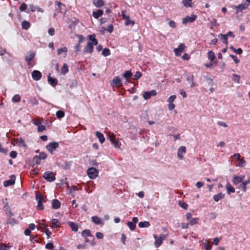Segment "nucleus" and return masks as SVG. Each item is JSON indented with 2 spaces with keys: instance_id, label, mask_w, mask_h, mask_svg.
I'll use <instances>...</instances> for the list:
<instances>
[{
  "instance_id": "1",
  "label": "nucleus",
  "mask_w": 250,
  "mask_h": 250,
  "mask_svg": "<svg viewBox=\"0 0 250 250\" xmlns=\"http://www.w3.org/2000/svg\"><path fill=\"white\" fill-rule=\"evenodd\" d=\"M87 38L89 41H88L86 46L83 49V53L91 54L93 52L94 46H96L98 44V41L96 39L95 34L88 35Z\"/></svg>"
},
{
  "instance_id": "2",
  "label": "nucleus",
  "mask_w": 250,
  "mask_h": 250,
  "mask_svg": "<svg viewBox=\"0 0 250 250\" xmlns=\"http://www.w3.org/2000/svg\"><path fill=\"white\" fill-rule=\"evenodd\" d=\"M36 199L38 201L37 208L38 209L42 210L44 209L42 203L45 202L44 197L40 192H37L36 194Z\"/></svg>"
},
{
  "instance_id": "3",
  "label": "nucleus",
  "mask_w": 250,
  "mask_h": 250,
  "mask_svg": "<svg viewBox=\"0 0 250 250\" xmlns=\"http://www.w3.org/2000/svg\"><path fill=\"white\" fill-rule=\"evenodd\" d=\"M153 237L155 239L154 245L156 248L159 247L163 241L167 238V235L161 234L159 237L156 234H153Z\"/></svg>"
},
{
  "instance_id": "4",
  "label": "nucleus",
  "mask_w": 250,
  "mask_h": 250,
  "mask_svg": "<svg viewBox=\"0 0 250 250\" xmlns=\"http://www.w3.org/2000/svg\"><path fill=\"white\" fill-rule=\"evenodd\" d=\"M59 147V143L56 142L50 143L46 146V149L51 154H53L54 151Z\"/></svg>"
},
{
  "instance_id": "5",
  "label": "nucleus",
  "mask_w": 250,
  "mask_h": 250,
  "mask_svg": "<svg viewBox=\"0 0 250 250\" xmlns=\"http://www.w3.org/2000/svg\"><path fill=\"white\" fill-rule=\"evenodd\" d=\"M87 173L91 179H95L98 176V171L95 167H90L87 169Z\"/></svg>"
},
{
  "instance_id": "6",
  "label": "nucleus",
  "mask_w": 250,
  "mask_h": 250,
  "mask_svg": "<svg viewBox=\"0 0 250 250\" xmlns=\"http://www.w3.org/2000/svg\"><path fill=\"white\" fill-rule=\"evenodd\" d=\"M43 177L47 181L51 182L55 180L54 174L51 171H46L44 172Z\"/></svg>"
},
{
  "instance_id": "7",
  "label": "nucleus",
  "mask_w": 250,
  "mask_h": 250,
  "mask_svg": "<svg viewBox=\"0 0 250 250\" xmlns=\"http://www.w3.org/2000/svg\"><path fill=\"white\" fill-rule=\"evenodd\" d=\"M197 19V16L192 14L190 16H187L183 19L182 23L186 24L188 22L191 23L194 22Z\"/></svg>"
},
{
  "instance_id": "8",
  "label": "nucleus",
  "mask_w": 250,
  "mask_h": 250,
  "mask_svg": "<svg viewBox=\"0 0 250 250\" xmlns=\"http://www.w3.org/2000/svg\"><path fill=\"white\" fill-rule=\"evenodd\" d=\"M55 5H57V7L56 8V13H63V11H65V5L60 1H57L55 3Z\"/></svg>"
},
{
  "instance_id": "9",
  "label": "nucleus",
  "mask_w": 250,
  "mask_h": 250,
  "mask_svg": "<svg viewBox=\"0 0 250 250\" xmlns=\"http://www.w3.org/2000/svg\"><path fill=\"white\" fill-rule=\"evenodd\" d=\"M185 45L183 43H181L178 45V48L174 49V52L176 56H179L181 55V53L184 51Z\"/></svg>"
},
{
  "instance_id": "10",
  "label": "nucleus",
  "mask_w": 250,
  "mask_h": 250,
  "mask_svg": "<svg viewBox=\"0 0 250 250\" xmlns=\"http://www.w3.org/2000/svg\"><path fill=\"white\" fill-rule=\"evenodd\" d=\"M16 177L14 175H12L10 177V179L5 181L3 182V186L5 187L13 185L15 184Z\"/></svg>"
},
{
  "instance_id": "11",
  "label": "nucleus",
  "mask_w": 250,
  "mask_h": 250,
  "mask_svg": "<svg viewBox=\"0 0 250 250\" xmlns=\"http://www.w3.org/2000/svg\"><path fill=\"white\" fill-rule=\"evenodd\" d=\"M249 4H247V3H241L238 6H236V14H238L239 12H242L243 10L247 8Z\"/></svg>"
},
{
  "instance_id": "12",
  "label": "nucleus",
  "mask_w": 250,
  "mask_h": 250,
  "mask_svg": "<svg viewBox=\"0 0 250 250\" xmlns=\"http://www.w3.org/2000/svg\"><path fill=\"white\" fill-rule=\"evenodd\" d=\"M42 76L41 72L38 70H34L32 72V77L35 81H39Z\"/></svg>"
},
{
  "instance_id": "13",
  "label": "nucleus",
  "mask_w": 250,
  "mask_h": 250,
  "mask_svg": "<svg viewBox=\"0 0 250 250\" xmlns=\"http://www.w3.org/2000/svg\"><path fill=\"white\" fill-rule=\"evenodd\" d=\"M186 152V147L185 146H180L178 150V152H177L178 157L180 160L183 159L184 157L183 156V154L184 153H185Z\"/></svg>"
},
{
  "instance_id": "14",
  "label": "nucleus",
  "mask_w": 250,
  "mask_h": 250,
  "mask_svg": "<svg viewBox=\"0 0 250 250\" xmlns=\"http://www.w3.org/2000/svg\"><path fill=\"white\" fill-rule=\"evenodd\" d=\"M244 178V176H238L234 175L233 177L232 182L234 185H238L241 183Z\"/></svg>"
},
{
  "instance_id": "15",
  "label": "nucleus",
  "mask_w": 250,
  "mask_h": 250,
  "mask_svg": "<svg viewBox=\"0 0 250 250\" xmlns=\"http://www.w3.org/2000/svg\"><path fill=\"white\" fill-rule=\"evenodd\" d=\"M51 228L52 229L58 228L60 227L61 223L57 219H53L50 221Z\"/></svg>"
},
{
  "instance_id": "16",
  "label": "nucleus",
  "mask_w": 250,
  "mask_h": 250,
  "mask_svg": "<svg viewBox=\"0 0 250 250\" xmlns=\"http://www.w3.org/2000/svg\"><path fill=\"white\" fill-rule=\"evenodd\" d=\"M112 83L114 84L117 87H120L122 85L121 80L118 77H116L112 81Z\"/></svg>"
},
{
  "instance_id": "17",
  "label": "nucleus",
  "mask_w": 250,
  "mask_h": 250,
  "mask_svg": "<svg viewBox=\"0 0 250 250\" xmlns=\"http://www.w3.org/2000/svg\"><path fill=\"white\" fill-rule=\"evenodd\" d=\"M35 56V53L32 52H27L26 55L25 57V61H32Z\"/></svg>"
},
{
  "instance_id": "18",
  "label": "nucleus",
  "mask_w": 250,
  "mask_h": 250,
  "mask_svg": "<svg viewBox=\"0 0 250 250\" xmlns=\"http://www.w3.org/2000/svg\"><path fill=\"white\" fill-rule=\"evenodd\" d=\"M103 13L104 12L102 10L98 9L95 11H93L92 15L95 19H98L103 15Z\"/></svg>"
},
{
  "instance_id": "19",
  "label": "nucleus",
  "mask_w": 250,
  "mask_h": 250,
  "mask_svg": "<svg viewBox=\"0 0 250 250\" xmlns=\"http://www.w3.org/2000/svg\"><path fill=\"white\" fill-rule=\"evenodd\" d=\"M93 3L97 8H101L104 4L103 0H93Z\"/></svg>"
},
{
  "instance_id": "20",
  "label": "nucleus",
  "mask_w": 250,
  "mask_h": 250,
  "mask_svg": "<svg viewBox=\"0 0 250 250\" xmlns=\"http://www.w3.org/2000/svg\"><path fill=\"white\" fill-rule=\"evenodd\" d=\"M47 79L49 83L52 86H55L58 84V80L56 79L53 78L50 76H48Z\"/></svg>"
},
{
  "instance_id": "21",
  "label": "nucleus",
  "mask_w": 250,
  "mask_h": 250,
  "mask_svg": "<svg viewBox=\"0 0 250 250\" xmlns=\"http://www.w3.org/2000/svg\"><path fill=\"white\" fill-rule=\"evenodd\" d=\"M52 208L57 209L60 208L61 203L58 199H54L52 201Z\"/></svg>"
},
{
  "instance_id": "22",
  "label": "nucleus",
  "mask_w": 250,
  "mask_h": 250,
  "mask_svg": "<svg viewBox=\"0 0 250 250\" xmlns=\"http://www.w3.org/2000/svg\"><path fill=\"white\" fill-rule=\"evenodd\" d=\"M68 224L70 227L71 230L73 231H77L78 230V225L77 223H75L73 222H68Z\"/></svg>"
},
{
  "instance_id": "23",
  "label": "nucleus",
  "mask_w": 250,
  "mask_h": 250,
  "mask_svg": "<svg viewBox=\"0 0 250 250\" xmlns=\"http://www.w3.org/2000/svg\"><path fill=\"white\" fill-rule=\"evenodd\" d=\"M226 189H227V193L228 194H230L231 193L235 192L234 188L230 185V184L229 182H228L227 184L226 185Z\"/></svg>"
},
{
  "instance_id": "24",
  "label": "nucleus",
  "mask_w": 250,
  "mask_h": 250,
  "mask_svg": "<svg viewBox=\"0 0 250 250\" xmlns=\"http://www.w3.org/2000/svg\"><path fill=\"white\" fill-rule=\"evenodd\" d=\"M96 136L97 137V138L99 139V142L101 144H103L104 142L105 138H104V136L103 134L102 133L100 132L99 131H97L96 132Z\"/></svg>"
},
{
  "instance_id": "25",
  "label": "nucleus",
  "mask_w": 250,
  "mask_h": 250,
  "mask_svg": "<svg viewBox=\"0 0 250 250\" xmlns=\"http://www.w3.org/2000/svg\"><path fill=\"white\" fill-rule=\"evenodd\" d=\"M224 197L225 194L219 193L218 194L214 195L213 197V199L215 202H218L219 200L223 199Z\"/></svg>"
},
{
  "instance_id": "26",
  "label": "nucleus",
  "mask_w": 250,
  "mask_h": 250,
  "mask_svg": "<svg viewBox=\"0 0 250 250\" xmlns=\"http://www.w3.org/2000/svg\"><path fill=\"white\" fill-rule=\"evenodd\" d=\"M92 222L97 225L103 224L102 220L101 218H99L97 216H94L92 217Z\"/></svg>"
},
{
  "instance_id": "27",
  "label": "nucleus",
  "mask_w": 250,
  "mask_h": 250,
  "mask_svg": "<svg viewBox=\"0 0 250 250\" xmlns=\"http://www.w3.org/2000/svg\"><path fill=\"white\" fill-rule=\"evenodd\" d=\"M132 76V73L129 70L126 71L123 74V77L125 79L127 82H128V80H129Z\"/></svg>"
},
{
  "instance_id": "28",
  "label": "nucleus",
  "mask_w": 250,
  "mask_h": 250,
  "mask_svg": "<svg viewBox=\"0 0 250 250\" xmlns=\"http://www.w3.org/2000/svg\"><path fill=\"white\" fill-rule=\"evenodd\" d=\"M22 29L28 30L30 27V23L26 21H24L21 22Z\"/></svg>"
},
{
  "instance_id": "29",
  "label": "nucleus",
  "mask_w": 250,
  "mask_h": 250,
  "mask_svg": "<svg viewBox=\"0 0 250 250\" xmlns=\"http://www.w3.org/2000/svg\"><path fill=\"white\" fill-rule=\"evenodd\" d=\"M67 52V48L66 47H63L62 48H60L57 49V53L58 55H60L62 54V53L63 52L64 53V57H65L66 56V52Z\"/></svg>"
},
{
  "instance_id": "30",
  "label": "nucleus",
  "mask_w": 250,
  "mask_h": 250,
  "mask_svg": "<svg viewBox=\"0 0 250 250\" xmlns=\"http://www.w3.org/2000/svg\"><path fill=\"white\" fill-rule=\"evenodd\" d=\"M138 226L140 228H148L150 226V224L148 221L140 222Z\"/></svg>"
},
{
  "instance_id": "31",
  "label": "nucleus",
  "mask_w": 250,
  "mask_h": 250,
  "mask_svg": "<svg viewBox=\"0 0 250 250\" xmlns=\"http://www.w3.org/2000/svg\"><path fill=\"white\" fill-rule=\"evenodd\" d=\"M219 37H220V39L224 43H225L227 45L228 44V42L227 41L228 38L227 37V35H226V34H220L219 35Z\"/></svg>"
},
{
  "instance_id": "32",
  "label": "nucleus",
  "mask_w": 250,
  "mask_h": 250,
  "mask_svg": "<svg viewBox=\"0 0 250 250\" xmlns=\"http://www.w3.org/2000/svg\"><path fill=\"white\" fill-rule=\"evenodd\" d=\"M203 246L206 250H211L212 248V245L207 240L203 243Z\"/></svg>"
},
{
  "instance_id": "33",
  "label": "nucleus",
  "mask_w": 250,
  "mask_h": 250,
  "mask_svg": "<svg viewBox=\"0 0 250 250\" xmlns=\"http://www.w3.org/2000/svg\"><path fill=\"white\" fill-rule=\"evenodd\" d=\"M208 58L211 62H212L214 59L215 56L214 52L212 51H209L208 52Z\"/></svg>"
},
{
  "instance_id": "34",
  "label": "nucleus",
  "mask_w": 250,
  "mask_h": 250,
  "mask_svg": "<svg viewBox=\"0 0 250 250\" xmlns=\"http://www.w3.org/2000/svg\"><path fill=\"white\" fill-rule=\"evenodd\" d=\"M62 73L65 74L69 71L68 65L66 63H64L61 69Z\"/></svg>"
},
{
  "instance_id": "35",
  "label": "nucleus",
  "mask_w": 250,
  "mask_h": 250,
  "mask_svg": "<svg viewBox=\"0 0 250 250\" xmlns=\"http://www.w3.org/2000/svg\"><path fill=\"white\" fill-rule=\"evenodd\" d=\"M110 54H111L110 50H109V49H108L107 48H104L103 50L102 53V54L104 57H107V56L110 55Z\"/></svg>"
},
{
  "instance_id": "36",
  "label": "nucleus",
  "mask_w": 250,
  "mask_h": 250,
  "mask_svg": "<svg viewBox=\"0 0 250 250\" xmlns=\"http://www.w3.org/2000/svg\"><path fill=\"white\" fill-rule=\"evenodd\" d=\"M82 236L84 237H86V236H91V233L89 229H85L82 232Z\"/></svg>"
},
{
  "instance_id": "37",
  "label": "nucleus",
  "mask_w": 250,
  "mask_h": 250,
  "mask_svg": "<svg viewBox=\"0 0 250 250\" xmlns=\"http://www.w3.org/2000/svg\"><path fill=\"white\" fill-rule=\"evenodd\" d=\"M127 225L131 230H134L136 227V224L132 222H128L127 223Z\"/></svg>"
},
{
  "instance_id": "38",
  "label": "nucleus",
  "mask_w": 250,
  "mask_h": 250,
  "mask_svg": "<svg viewBox=\"0 0 250 250\" xmlns=\"http://www.w3.org/2000/svg\"><path fill=\"white\" fill-rule=\"evenodd\" d=\"M21 100V96L19 94L15 95L12 99L13 103H18Z\"/></svg>"
},
{
  "instance_id": "39",
  "label": "nucleus",
  "mask_w": 250,
  "mask_h": 250,
  "mask_svg": "<svg viewBox=\"0 0 250 250\" xmlns=\"http://www.w3.org/2000/svg\"><path fill=\"white\" fill-rule=\"evenodd\" d=\"M64 112L62 110H58L56 112V116L59 119H61L64 116Z\"/></svg>"
},
{
  "instance_id": "40",
  "label": "nucleus",
  "mask_w": 250,
  "mask_h": 250,
  "mask_svg": "<svg viewBox=\"0 0 250 250\" xmlns=\"http://www.w3.org/2000/svg\"><path fill=\"white\" fill-rule=\"evenodd\" d=\"M135 24V22L131 20L130 18H128L127 20H125V24L126 26L131 25L132 26L134 25Z\"/></svg>"
},
{
  "instance_id": "41",
  "label": "nucleus",
  "mask_w": 250,
  "mask_h": 250,
  "mask_svg": "<svg viewBox=\"0 0 250 250\" xmlns=\"http://www.w3.org/2000/svg\"><path fill=\"white\" fill-rule=\"evenodd\" d=\"M182 3L186 7H192V2L188 0H183Z\"/></svg>"
},
{
  "instance_id": "42",
  "label": "nucleus",
  "mask_w": 250,
  "mask_h": 250,
  "mask_svg": "<svg viewBox=\"0 0 250 250\" xmlns=\"http://www.w3.org/2000/svg\"><path fill=\"white\" fill-rule=\"evenodd\" d=\"M10 247L4 243H0V250H9Z\"/></svg>"
},
{
  "instance_id": "43",
  "label": "nucleus",
  "mask_w": 250,
  "mask_h": 250,
  "mask_svg": "<svg viewBox=\"0 0 250 250\" xmlns=\"http://www.w3.org/2000/svg\"><path fill=\"white\" fill-rule=\"evenodd\" d=\"M232 80L237 83H239L240 80V77L237 74H233L232 75Z\"/></svg>"
},
{
  "instance_id": "44",
  "label": "nucleus",
  "mask_w": 250,
  "mask_h": 250,
  "mask_svg": "<svg viewBox=\"0 0 250 250\" xmlns=\"http://www.w3.org/2000/svg\"><path fill=\"white\" fill-rule=\"evenodd\" d=\"M238 161H239V163L237 164L238 166L240 167H244L246 165V161L243 158H240Z\"/></svg>"
},
{
  "instance_id": "45",
  "label": "nucleus",
  "mask_w": 250,
  "mask_h": 250,
  "mask_svg": "<svg viewBox=\"0 0 250 250\" xmlns=\"http://www.w3.org/2000/svg\"><path fill=\"white\" fill-rule=\"evenodd\" d=\"M17 221L14 218H9L7 221V224H11V225H14V224H17Z\"/></svg>"
},
{
  "instance_id": "46",
  "label": "nucleus",
  "mask_w": 250,
  "mask_h": 250,
  "mask_svg": "<svg viewBox=\"0 0 250 250\" xmlns=\"http://www.w3.org/2000/svg\"><path fill=\"white\" fill-rule=\"evenodd\" d=\"M17 140L18 141L19 146H21L24 147L26 146V145L24 143V141L22 138H21L19 139H17Z\"/></svg>"
},
{
  "instance_id": "47",
  "label": "nucleus",
  "mask_w": 250,
  "mask_h": 250,
  "mask_svg": "<svg viewBox=\"0 0 250 250\" xmlns=\"http://www.w3.org/2000/svg\"><path fill=\"white\" fill-rule=\"evenodd\" d=\"M143 97L145 100H148L151 97L148 91H146L144 93Z\"/></svg>"
},
{
  "instance_id": "48",
  "label": "nucleus",
  "mask_w": 250,
  "mask_h": 250,
  "mask_svg": "<svg viewBox=\"0 0 250 250\" xmlns=\"http://www.w3.org/2000/svg\"><path fill=\"white\" fill-rule=\"evenodd\" d=\"M142 73L139 71H137L134 76V80H137L142 77Z\"/></svg>"
},
{
  "instance_id": "49",
  "label": "nucleus",
  "mask_w": 250,
  "mask_h": 250,
  "mask_svg": "<svg viewBox=\"0 0 250 250\" xmlns=\"http://www.w3.org/2000/svg\"><path fill=\"white\" fill-rule=\"evenodd\" d=\"M41 158L38 155H36L33 158V161L37 165H39L41 163Z\"/></svg>"
},
{
  "instance_id": "50",
  "label": "nucleus",
  "mask_w": 250,
  "mask_h": 250,
  "mask_svg": "<svg viewBox=\"0 0 250 250\" xmlns=\"http://www.w3.org/2000/svg\"><path fill=\"white\" fill-rule=\"evenodd\" d=\"M198 220H199V219L198 218H192L190 220V221L189 222V224L191 226H193V225H194L195 224H197L198 223Z\"/></svg>"
},
{
  "instance_id": "51",
  "label": "nucleus",
  "mask_w": 250,
  "mask_h": 250,
  "mask_svg": "<svg viewBox=\"0 0 250 250\" xmlns=\"http://www.w3.org/2000/svg\"><path fill=\"white\" fill-rule=\"evenodd\" d=\"M42 231L46 234L47 238L50 237L51 232L47 228H46V227H44V230H43Z\"/></svg>"
},
{
  "instance_id": "52",
  "label": "nucleus",
  "mask_w": 250,
  "mask_h": 250,
  "mask_svg": "<svg viewBox=\"0 0 250 250\" xmlns=\"http://www.w3.org/2000/svg\"><path fill=\"white\" fill-rule=\"evenodd\" d=\"M30 102L32 105H37L39 104L38 100L35 98H31Z\"/></svg>"
},
{
  "instance_id": "53",
  "label": "nucleus",
  "mask_w": 250,
  "mask_h": 250,
  "mask_svg": "<svg viewBox=\"0 0 250 250\" xmlns=\"http://www.w3.org/2000/svg\"><path fill=\"white\" fill-rule=\"evenodd\" d=\"M126 11L125 10H123L121 12V15H122V18L123 20H127L128 18H129V16H127L126 14Z\"/></svg>"
},
{
  "instance_id": "54",
  "label": "nucleus",
  "mask_w": 250,
  "mask_h": 250,
  "mask_svg": "<svg viewBox=\"0 0 250 250\" xmlns=\"http://www.w3.org/2000/svg\"><path fill=\"white\" fill-rule=\"evenodd\" d=\"M38 156L41 158V160H44L47 157V154L44 152L40 153V154Z\"/></svg>"
},
{
  "instance_id": "55",
  "label": "nucleus",
  "mask_w": 250,
  "mask_h": 250,
  "mask_svg": "<svg viewBox=\"0 0 250 250\" xmlns=\"http://www.w3.org/2000/svg\"><path fill=\"white\" fill-rule=\"evenodd\" d=\"M217 63V62L216 61H214L212 62H210L209 63H206L205 64V66L208 68H212L213 67V65L214 64L216 65Z\"/></svg>"
},
{
  "instance_id": "56",
  "label": "nucleus",
  "mask_w": 250,
  "mask_h": 250,
  "mask_svg": "<svg viewBox=\"0 0 250 250\" xmlns=\"http://www.w3.org/2000/svg\"><path fill=\"white\" fill-rule=\"evenodd\" d=\"M229 56L233 60L235 63L238 64L240 62V60L236 56L234 55H230Z\"/></svg>"
},
{
  "instance_id": "57",
  "label": "nucleus",
  "mask_w": 250,
  "mask_h": 250,
  "mask_svg": "<svg viewBox=\"0 0 250 250\" xmlns=\"http://www.w3.org/2000/svg\"><path fill=\"white\" fill-rule=\"evenodd\" d=\"M176 95H171L170 96L168 100H167V102L169 103H172V102L175 100V99H176Z\"/></svg>"
},
{
  "instance_id": "58",
  "label": "nucleus",
  "mask_w": 250,
  "mask_h": 250,
  "mask_svg": "<svg viewBox=\"0 0 250 250\" xmlns=\"http://www.w3.org/2000/svg\"><path fill=\"white\" fill-rule=\"evenodd\" d=\"M108 138L111 142H112L114 139H116L114 134L111 133H109L108 134Z\"/></svg>"
},
{
  "instance_id": "59",
  "label": "nucleus",
  "mask_w": 250,
  "mask_h": 250,
  "mask_svg": "<svg viewBox=\"0 0 250 250\" xmlns=\"http://www.w3.org/2000/svg\"><path fill=\"white\" fill-rule=\"evenodd\" d=\"M46 129L45 126L44 125H40L38 127V131L39 132H42L45 130Z\"/></svg>"
},
{
  "instance_id": "60",
  "label": "nucleus",
  "mask_w": 250,
  "mask_h": 250,
  "mask_svg": "<svg viewBox=\"0 0 250 250\" xmlns=\"http://www.w3.org/2000/svg\"><path fill=\"white\" fill-rule=\"evenodd\" d=\"M241 155L239 153H236L232 155V158L237 161H238L240 159Z\"/></svg>"
},
{
  "instance_id": "61",
  "label": "nucleus",
  "mask_w": 250,
  "mask_h": 250,
  "mask_svg": "<svg viewBox=\"0 0 250 250\" xmlns=\"http://www.w3.org/2000/svg\"><path fill=\"white\" fill-rule=\"evenodd\" d=\"M27 8L26 4L25 3H22L20 7V10L21 11H24Z\"/></svg>"
},
{
  "instance_id": "62",
  "label": "nucleus",
  "mask_w": 250,
  "mask_h": 250,
  "mask_svg": "<svg viewBox=\"0 0 250 250\" xmlns=\"http://www.w3.org/2000/svg\"><path fill=\"white\" fill-rule=\"evenodd\" d=\"M53 248L54 245L52 243H48L45 245V248L48 250H52Z\"/></svg>"
},
{
  "instance_id": "63",
  "label": "nucleus",
  "mask_w": 250,
  "mask_h": 250,
  "mask_svg": "<svg viewBox=\"0 0 250 250\" xmlns=\"http://www.w3.org/2000/svg\"><path fill=\"white\" fill-rule=\"evenodd\" d=\"M246 183H243L242 182V183L239 186V188H241L244 192L246 191L247 190V187H246Z\"/></svg>"
},
{
  "instance_id": "64",
  "label": "nucleus",
  "mask_w": 250,
  "mask_h": 250,
  "mask_svg": "<svg viewBox=\"0 0 250 250\" xmlns=\"http://www.w3.org/2000/svg\"><path fill=\"white\" fill-rule=\"evenodd\" d=\"M220 240H221V238H218V237L214 238L213 240L214 244L216 246L218 245Z\"/></svg>"
}]
</instances>
